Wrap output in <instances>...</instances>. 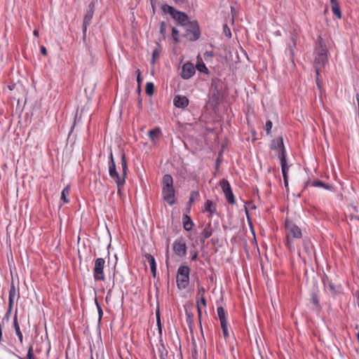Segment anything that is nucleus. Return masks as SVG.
I'll list each match as a JSON object with an SVG mask.
<instances>
[{
  "mask_svg": "<svg viewBox=\"0 0 359 359\" xmlns=\"http://www.w3.org/2000/svg\"><path fill=\"white\" fill-rule=\"evenodd\" d=\"M271 149L278 152V158L280 160L281 171L283 177L284 185L286 189L288 188V171L290 166L287 161V151L283 142V136H279L272 140Z\"/></svg>",
  "mask_w": 359,
  "mask_h": 359,
  "instance_id": "obj_1",
  "label": "nucleus"
},
{
  "mask_svg": "<svg viewBox=\"0 0 359 359\" xmlns=\"http://www.w3.org/2000/svg\"><path fill=\"white\" fill-rule=\"evenodd\" d=\"M314 65L325 67L328 62V50L321 35H318L314 46Z\"/></svg>",
  "mask_w": 359,
  "mask_h": 359,
  "instance_id": "obj_2",
  "label": "nucleus"
},
{
  "mask_svg": "<svg viewBox=\"0 0 359 359\" xmlns=\"http://www.w3.org/2000/svg\"><path fill=\"white\" fill-rule=\"evenodd\" d=\"M285 228L286 231L285 245L286 248L292 252L294 249L292 244V238H301L302 232L301 229L292 220L286 218L285 220Z\"/></svg>",
  "mask_w": 359,
  "mask_h": 359,
  "instance_id": "obj_3",
  "label": "nucleus"
},
{
  "mask_svg": "<svg viewBox=\"0 0 359 359\" xmlns=\"http://www.w3.org/2000/svg\"><path fill=\"white\" fill-rule=\"evenodd\" d=\"M224 82L219 78L215 77L211 80L210 93L212 102L219 104L223 100Z\"/></svg>",
  "mask_w": 359,
  "mask_h": 359,
  "instance_id": "obj_4",
  "label": "nucleus"
},
{
  "mask_svg": "<svg viewBox=\"0 0 359 359\" xmlns=\"http://www.w3.org/2000/svg\"><path fill=\"white\" fill-rule=\"evenodd\" d=\"M109 161H108V167H109V175L111 179H113L117 184V193L118 194H121V188L123 187V182L121 180V176L118 174L116 170V163L114 158L112 149L110 147L109 149Z\"/></svg>",
  "mask_w": 359,
  "mask_h": 359,
  "instance_id": "obj_5",
  "label": "nucleus"
},
{
  "mask_svg": "<svg viewBox=\"0 0 359 359\" xmlns=\"http://www.w3.org/2000/svg\"><path fill=\"white\" fill-rule=\"evenodd\" d=\"M190 268L187 265H181L177 271L176 283L179 290L186 289L189 284Z\"/></svg>",
  "mask_w": 359,
  "mask_h": 359,
  "instance_id": "obj_6",
  "label": "nucleus"
},
{
  "mask_svg": "<svg viewBox=\"0 0 359 359\" xmlns=\"http://www.w3.org/2000/svg\"><path fill=\"white\" fill-rule=\"evenodd\" d=\"M186 27L183 36L189 41H196L201 36V31L198 22L196 20H191Z\"/></svg>",
  "mask_w": 359,
  "mask_h": 359,
  "instance_id": "obj_7",
  "label": "nucleus"
},
{
  "mask_svg": "<svg viewBox=\"0 0 359 359\" xmlns=\"http://www.w3.org/2000/svg\"><path fill=\"white\" fill-rule=\"evenodd\" d=\"M95 10V2L91 1L88 6V9L86 11V14L83 17V26H82V32H83V39L85 40L86 38V32L87 28L88 25L90 24L92 18L93 17L94 13Z\"/></svg>",
  "mask_w": 359,
  "mask_h": 359,
  "instance_id": "obj_8",
  "label": "nucleus"
},
{
  "mask_svg": "<svg viewBox=\"0 0 359 359\" xmlns=\"http://www.w3.org/2000/svg\"><path fill=\"white\" fill-rule=\"evenodd\" d=\"M105 260L103 258H97L94 262L93 278L95 281H104V273Z\"/></svg>",
  "mask_w": 359,
  "mask_h": 359,
  "instance_id": "obj_9",
  "label": "nucleus"
},
{
  "mask_svg": "<svg viewBox=\"0 0 359 359\" xmlns=\"http://www.w3.org/2000/svg\"><path fill=\"white\" fill-rule=\"evenodd\" d=\"M323 283L325 288H327L332 294L339 295L342 293L343 288L341 284H335L326 275L323 278Z\"/></svg>",
  "mask_w": 359,
  "mask_h": 359,
  "instance_id": "obj_10",
  "label": "nucleus"
},
{
  "mask_svg": "<svg viewBox=\"0 0 359 359\" xmlns=\"http://www.w3.org/2000/svg\"><path fill=\"white\" fill-rule=\"evenodd\" d=\"M172 250L175 254L180 257H183L187 255V247L183 237H180L174 241Z\"/></svg>",
  "mask_w": 359,
  "mask_h": 359,
  "instance_id": "obj_11",
  "label": "nucleus"
},
{
  "mask_svg": "<svg viewBox=\"0 0 359 359\" xmlns=\"http://www.w3.org/2000/svg\"><path fill=\"white\" fill-rule=\"evenodd\" d=\"M171 17L176 20L177 25L182 27H186L191 21L186 13L178 11L176 8Z\"/></svg>",
  "mask_w": 359,
  "mask_h": 359,
  "instance_id": "obj_12",
  "label": "nucleus"
},
{
  "mask_svg": "<svg viewBox=\"0 0 359 359\" xmlns=\"http://www.w3.org/2000/svg\"><path fill=\"white\" fill-rule=\"evenodd\" d=\"M302 246L304 252L307 255L309 259H312L313 257L316 259V255L315 252L314 247L309 238H304L302 241Z\"/></svg>",
  "mask_w": 359,
  "mask_h": 359,
  "instance_id": "obj_13",
  "label": "nucleus"
},
{
  "mask_svg": "<svg viewBox=\"0 0 359 359\" xmlns=\"http://www.w3.org/2000/svg\"><path fill=\"white\" fill-rule=\"evenodd\" d=\"M194 308V305L193 303H189L186 306H184L185 309V314H186V321L189 328L191 332H193V325H194V314L192 312V309Z\"/></svg>",
  "mask_w": 359,
  "mask_h": 359,
  "instance_id": "obj_14",
  "label": "nucleus"
},
{
  "mask_svg": "<svg viewBox=\"0 0 359 359\" xmlns=\"http://www.w3.org/2000/svg\"><path fill=\"white\" fill-rule=\"evenodd\" d=\"M195 72L196 68L194 65L191 62H187L182 66L181 77L183 79H189L194 75Z\"/></svg>",
  "mask_w": 359,
  "mask_h": 359,
  "instance_id": "obj_15",
  "label": "nucleus"
},
{
  "mask_svg": "<svg viewBox=\"0 0 359 359\" xmlns=\"http://www.w3.org/2000/svg\"><path fill=\"white\" fill-rule=\"evenodd\" d=\"M311 186L314 187L322 188L328 191H332L333 189V187L329 184L325 183L324 182L316 179L313 181L308 180L304 185V189L308 187Z\"/></svg>",
  "mask_w": 359,
  "mask_h": 359,
  "instance_id": "obj_16",
  "label": "nucleus"
},
{
  "mask_svg": "<svg viewBox=\"0 0 359 359\" xmlns=\"http://www.w3.org/2000/svg\"><path fill=\"white\" fill-rule=\"evenodd\" d=\"M162 196L164 201L170 205H172L176 203L175 189L162 190Z\"/></svg>",
  "mask_w": 359,
  "mask_h": 359,
  "instance_id": "obj_17",
  "label": "nucleus"
},
{
  "mask_svg": "<svg viewBox=\"0 0 359 359\" xmlns=\"http://www.w3.org/2000/svg\"><path fill=\"white\" fill-rule=\"evenodd\" d=\"M173 103L175 107L185 109L189 103V99L184 95H176L174 97Z\"/></svg>",
  "mask_w": 359,
  "mask_h": 359,
  "instance_id": "obj_18",
  "label": "nucleus"
},
{
  "mask_svg": "<svg viewBox=\"0 0 359 359\" xmlns=\"http://www.w3.org/2000/svg\"><path fill=\"white\" fill-rule=\"evenodd\" d=\"M121 170H122L121 180L123 182V185H124L126 183V179L127 173L128 171V163H127L126 154L124 152V150L121 151Z\"/></svg>",
  "mask_w": 359,
  "mask_h": 359,
  "instance_id": "obj_19",
  "label": "nucleus"
},
{
  "mask_svg": "<svg viewBox=\"0 0 359 359\" xmlns=\"http://www.w3.org/2000/svg\"><path fill=\"white\" fill-rule=\"evenodd\" d=\"M144 257V261L148 262L149 264L151 272L153 277L155 278L156 276V263L154 257L151 254L145 253Z\"/></svg>",
  "mask_w": 359,
  "mask_h": 359,
  "instance_id": "obj_20",
  "label": "nucleus"
},
{
  "mask_svg": "<svg viewBox=\"0 0 359 359\" xmlns=\"http://www.w3.org/2000/svg\"><path fill=\"white\" fill-rule=\"evenodd\" d=\"M162 190L175 189L173 178L170 174H165L162 178Z\"/></svg>",
  "mask_w": 359,
  "mask_h": 359,
  "instance_id": "obj_21",
  "label": "nucleus"
},
{
  "mask_svg": "<svg viewBox=\"0 0 359 359\" xmlns=\"http://www.w3.org/2000/svg\"><path fill=\"white\" fill-rule=\"evenodd\" d=\"M182 224L184 230L187 231H191L194 226L191 217L187 214H184L182 216Z\"/></svg>",
  "mask_w": 359,
  "mask_h": 359,
  "instance_id": "obj_22",
  "label": "nucleus"
},
{
  "mask_svg": "<svg viewBox=\"0 0 359 359\" xmlns=\"http://www.w3.org/2000/svg\"><path fill=\"white\" fill-rule=\"evenodd\" d=\"M331 9L334 16L337 19H341L342 13L340 9L339 4L337 0H330Z\"/></svg>",
  "mask_w": 359,
  "mask_h": 359,
  "instance_id": "obj_23",
  "label": "nucleus"
},
{
  "mask_svg": "<svg viewBox=\"0 0 359 359\" xmlns=\"http://www.w3.org/2000/svg\"><path fill=\"white\" fill-rule=\"evenodd\" d=\"M297 39L298 34L296 32L291 34V43L289 45V50L292 57H294V49L297 46Z\"/></svg>",
  "mask_w": 359,
  "mask_h": 359,
  "instance_id": "obj_24",
  "label": "nucleus"
},
{
  "mask_svg": "<svg viewBox=\"0 0 359 359\" xmlns=\"http://www.w3.org/2000/svg\"><path fill=\"white\" fill-rule=\"evenodd\" d=\"M214 229L212 226V223L210 222H208L204 229H203L202 232L201 233V236L203 238H209L213 233Z\"/></svg>",
  "mask_w": 359,
  "mask_h": 359,
  "instance_id": "obj_25",
  "label": "nucleus"
},
{
  "mask_svg": "<svg viewBox=\"0 0 359 359\" xmlns=\"http://www.w3.org/2000/svg\"><path fill=\"white\" fill-rule=\"evenodd\" d=\"M13 327L15 331V334L18 337L20 343L22 344L23 341V336L20 329V325L18 322L17 318V311H15V313L13 317Z\"/></svg>",
  "mask_w": 359,
  "mask_h": 359,
  "instance_id": "obj_26",
  "label": "nucleus"
},
{
  "mask_svg": "<svg viewBox=\"0 0 359 359\" xmlns=\"http://www.w3.org/2000/svg\"><path fill=\"white\" fill-rule=\"evenodd\" d=\"M204 211L209 212L212 216L217 211L216 204L211 200H207L204 204Z\"/></svg>",
  "mask_w": 359,
  "mask_h": 359,
  "instance_id": "obj_27",
  "label": "nucleus"
},
{
  "mask_svg": "<svg viewBox=\"0 0 359 359\" xmlns=\"http://www.w3.org/2000/svg\"><path fill=\"white\" fill-rule=\"evenodd\" d=\"M161 134V130L159 127H156L148 132L150 140L153 142L159 140Z\"/></svg>",
  "mask_w": 359,
  "mask_h": 359,
  "instance_id": "obj_28",
  "label": "nucleus"
},
{
  "mask_svg": "<svg viewBox=\"0 0 359 359\" xmlns=\"http://www.w3.org/2000/svg\"><path fill=\"white\" fill-rule=\"evenodd\" d=\"M311 301L316 309L320 308L319 296H318L317 290H312L311 294Z\"/></svg>",
  "mask_w": 359,
  "mask_h": 359,
  "instance_id": "obj_29",
  "label": "nucleus"
},
{
  "mask_svg": "<svg viewBox=\"0 0 359 359\" xmlns=\"http://www.w3.org/2000/svg\"><path fill=\"white\" fill-rule=\"evenodd\" d=\"M70 189H71L70 185H67L62 191L60 199H61V201H62L64 202V203H69V199L68 198V196L69 195Z\"/></svg>",
  "mask_w": 359,
  "mask_h": 359,
  "instance_id": "obj_30",
  "label": "nucleus"
},
{
  "mask_svg": "<svg viewBox=\"0 0 359 359\" xmlns=\"http://www.w3.org/2000/svg\"><path fill=\"white\" fill-rule=\"evenodd\" d=\"M217 312L219 320L220 321V324L227 323L226 311L224 309L222 306H218L217 309Z\"/></svg>",
  "mask_w": 359,
  "mask_h": 359,
  "instance_id": "obj_31",
  "label": "nucleus"
},
{
  "mask_svg": "<svg viewBox=\"0 0 359 359\" xmlns=\"http://www.w3.org/2000/svg\"><path fill=\"white\" fill-rule=\"evenodd\" d=\"M16 294L15 286L13 280L11 281V288L9 290V296H8V304L13 305L14 303V297Z\"/></svg>",
  "mask_w": 359,
  "mask_h": 359,
  "instance_id": "obj_32",
  "label": "nucleus"
},
{
  "mask_svg": "<svg viewBox=\"0 0 359 359\" xmlns=\"http://www.w3.org/2000/svg\"><path fill=\"white\" fill-rule=\"evenodd\" d=\"M219 185H220L224 194H225L226 192H229L232 190L229 181L225 179H222L219 182Z\"/></svg>",
  "mask_w": 359,
  "mask_h": 359,
  "instance_id": "obj_33",
  "label": "nucleus"
},
{
  "mask_svg": "<svg viewBox=\"0 0 359 359\" xmlns=\"http://www.w3.org/2000/svg\"><path fill=\"white\" fill-rule=\"evenodd\" d=\"M154 84L152 82H147L145 86V93L147 95L151 96L154 93Z\"/></svg>",
  "mask_w": 359,
  "mask_h": 359,
  "instance_id": "obj_34",
  "label": "nucleus"
},
{
  "mask_svg": "<svg viewBox=\"0 0 359 359\" xmlns=\"http://www.w3.org/2000/svg\"><path fill=\"white\" fill-rule=\"evenodd\" d=\"M166 27L167 25L166 22L164 21H162L159 24V32L161 36V39L165 40L166 38Z\"/></svg>",
  "mask_w": 359,
  "mask_h": 359,
  "instance_id": "obj_35",
  "label": "nucleus"
},
{
  "mask_svg": "<svg viewBox=\"0 0 359 359\" xmlns=\"http://www.w3.org/2000/svg\"><path fill=\"white\" fill-rule=\"evenodd\" d=\"M161 10L164 14L168 13L172 16V15L174 14L175 8L168 4H164L161 6Z\"/></svg>",
  "mask_w": 359,
  "mask_h": 359,
  "instance_id": "obj_36",
  "label": "nucleus"
},
{
  "mask_svg": "<svg viewBox=\"0 0 359 359\" xmlns=\"http://www.w3.org/2000/svg\"><path fill=\"white\" fill-rule=\"evenodd\" d=\"M196 68L197 69V70L201 73H204V74H208L209 73V70L208 69V67H206V65H205V63L201 61V62H198L196 66Z\"/></svg>",
  "mask_w": 359,
  "mask_h": 359,
  "instance_id": "obj_37",
  "label": "nucleus"
},
{
  "mask_svg": "<svg viewBox=\"0 0 359 359\" xmlns=\"http://www.w3.org/2000/svg\"><path fill=\"white\" fill-rule=\"evenodd\" d=\"M16 356L19 359H36V358L35 357V355L34 354L33 346L32 345H30L29 346L26 358H21L20 356H19L18 355H16Z\"/></svg>",
  "mask_w": 359,
  "mask_h": 359,
  "instance_id": "obj_38",
  "label": "nucleus"
},
{
  "mask_svg": "<svg viewBox=\"0 0 359 359\" xmlns=\"http://www.w3.org/2000/svg\"><path fill=\"white\" fill-rule=\"evenodd\" d=\"M156 314V325L158 326V330L160 334L162 332V325L161 321V313L159 308L158 307L155 312Z\"/></svg>",
  "mask_w": 359,
  "mask_h": 359,
  "instance_id": "obj_39",
  "label": "nucleus"
},
{
  "mask_svg": "<svg viewBox=\"0 0 359 359\" xmlns=\"http://www.w3.org/2000/svg\"><path fill=\"white\" fill-rule=\"evenodd\" d=\"M196 308H197V313H198V319L199 323L200 329L201 331V333H203V327H202V323H201V316H202V310L201 306H199V301H196ZM203 335V334H202Z\"/></svg>",
  "mask_w": 359,
  "mask_h": 359,
  "instance_id": "obj_40",
  "label": "nucleus"
},
{
  "mask_svg": "<svg viewBox=\"0 0 359 359\" xmlns=\"http://www.w3.org/2000/svg\"><path fill=\"white\" fill-rule=\"evenodd\" d=\"M226 199L229 204L233 205L236 203L235 197L232 190L224 194Z\"/></svg>",
  "mask_w": 359,
  "mask_h": 359,
  "instance_id": "obj_41",
  "label": "nucleus"
},
{
  "mask_svg": "<svg viewBox=\"0 0 359 359\" xmlns=\"http://www.w3.org/2000/svg\"><path fill=\"white\" fill-rule=\"evenodd\" d=\"M199 196V192L198 191H193L190 194L189 200L187 203V205L191 206L195 198Z\"/></svg>",
  "mask_w": 359,
  "mask_h": 359,
  "instance_id": "obj_42",
  "label": "nucleus"
},
{
  "mask_svg": "<svg viewBox=\"0 0 359 359\" xmlns=\"http://www.w3.org/2000/svg\"><path fill=\"white\" fill-rule=\"evenodd\" d=\"M180 32L178 29L176 27L172 28V38L173 41L178 43L180 42V38H179Z\"/></svg>",
  "mask_w": 359,
  "mask_h": 359,
  "instance_id": "obj_43",
  "label": "nucleus"
},
{
  "mask_svg": "<svg viewBox=\"0 0 359 359\" xmlns=\"http://www.w3.org/2000/svg\"><path fill=\"white\" fill-rule=\"evenodd\" d=\"M161 50L159 48H156L153 50L152 53V63H154L157 59L160 57Z\"/></svg>",
  "mask_w": 359,
  "mask_h": 359,
  "instance_id": "obj_44",
  "label": "nucleus"
},
{
  "mask_svg": "<svg viewBox=\"0 0 359 359\" xmlns=\"http://www.w3.org/2000/svg\"><path fill=\"white\" fill-rule=\"evenodd\" d=\"M223 32L224 34L229 39L231 37V32L230 28L226 24L223 25Z\"/></svg>",
  "mask_w": 359,
  "mask_h": 359,
  "instance_id": "obj_45",
  "label": "nucleus"
},
{
  "mask_svg": "<svg viewBox=\"0 0 359 359\" xmlns=\"http://www.w3.org/2000/svg\"><path fill=\"white\" fill-rule=\"evenodd\" d=\"M205 292H206V290L203 287H198V291H197L196 297V301H198V300L199 301V297H201V296L205 297L204 295H205Z\"/></svg>",
  "mask_w": 359,
  "mask_h": 359,
  "instance_id": "obj_46",
  "label": "nucleus"
},
{
  "mask_svg": "<svg viewBox=\"0 0 359 359\" xmlns=\"http://www.w3.org/2000/svg\"><path fill=\"white\" fill-rule=\"evenodd\" d=\"M220 325H221V328L222 330V332H223V335H224V338L229 337V332L227 330V323H222Z\"/></svg>",
  "mask_w": 359,
  "mask_h": 359,
  "instance_id": "obj_47",
  "label": "nucleus"
},
{
  "mask_svg": "<svg viewBox=\"0 0 359 359\" xmlns=\"http://www.w3.org/2000/svg\"><path fill=\"white\" fill-rule=\"evenodd\" d=\"M272 126H273V123H272L271 121H270V120L266 121V124H265V130H266L267 135H269L271 133Z\"/></svg>",
  "mask_w": 359,
  "mask_h": 359,
  "instance_id": "obj_48",
  "label": "nucleus"
},
{
  "mask_svg": "<svg viewBox=\"0 0 359 359\" xmlns=\"http://www.w3.org/2000/svg\"><path fill=\"white\" fill-rule=\"evenodd\" d=\"M314 67H315V72H316V78H320L321 70L325 67H320L318 65H314Z\"/></svg>",
  "mask_w": 359,
  "mask_h": 359,
  "instance_id": "obj_49",
  "label": "nucleus"
},
{
  "mask_svg": "<svg viewBox=\"0 0 359 359\" xmlns=\"http://www.w3.org/2000/svg\"><path fill=\"white\" fill-rule=\"evenodd\" d=\"M13 305L8 304V310H7V311L6 313V315H5V317H4V318L6 320H9V318H10V316H11V311H12V309H13Z\"/></svg>",
  "mask_w": 359,
  "mask_h": 359,
  "instance_id": "obj_50",
  "label": "nucleus"
},
{
  "mask_svg": "<svg viewBox=\"0 0 359 359\" xmlns=\"http://www.w3.org/2000/svg\"><path fill=\"white\" fill-rule=\"evenodd\" d=\"M221 155H222V153L220 152L219 154V157L216 159L215 168L216 172H218L219 168V165H220L221 161H222V160H221Z\"/></svg>",
  "mask_w": 359,
  "mask_h": 359,
  "instance_id": "obj_51",
  "label": "nucleus"
},
{
  "mask_svg": "<svg viewBox=\"0 0 359 359\" xmlns=\"http://www.w3.org/2000/svg\"><path fill=\"white\" fill-rule=\"evenodd\" d=\"M136 73H137V86L138 85L141 86L142 85V78L141 76V72H140V69H137Z\"/></svg>",
  "mask_w": 359,
  "mask_h": 359,
  "instance_id": "obj_52",
  "label": "nucleus"
},
{
  "mask_svg": "<svg viewBox=\"0 0 359 359\" xmlns=\"http://www.w3.org/2000/svg\"><path fill=\"white\" fill-rule=\"evenodd\" d=\"M250 133H251V135H252V141L253 142L259 139L258 137H257V132L255 131V130L254 128H251Z\"/></svg>",
  "mask_w": 359,
  "mask_h": 359,
  "instance_id": "obj_53",
  "label": "nucleus"
},
{
  "mask_svg": "<svg viewBox=\"0 0 359 359\" xmlns=\"http://www.w3.org/2000/svg\"><path fill=\"white\" fill-rule=\"evenodd\" d=\"M202 304L204 307L207 306V301L205 297L201 296L199 297V305Z\"/></svg>",
  "mask_w": 359,
  "mask_h": 359,
  "instance_id": "obj_54",
  "label": "nucleus"
},
{
  "mask_svg": "<svg viewBox=\"0 0 359 359\" xmlns=\"http://www.w3.org/2000/svg\"><path fill=\"white\" fill-rule=\"evenodd\" d=\"M137 107L140 111L142 110V99L141 95L138 96L137 98Z\"/></svg>",
  "mask_w": 359,
  "mask_h": 359,
  "instance_id": "obj_55",
  "label": "nucleus"
},
{
  "mask_svg": "<svg viewBox=\"0 0 359 359\" xmlns=\"http://www.w3.org/2000/svg\"><path fill=\"white\" fill-rule=\"evenodd\" d=\"M198 241H200L201 249L205 248V241L207 238H203L201 235L198 237Z\"/></svg>",
  "mask_w": 359,
  "mask_h": 359,
  "instance_id": "obj_56",
  "label": "nucleus"
},
{
  "mask_svg": "<svg viewBox=\"0 0 359 359\" xmlns=\"http://www.w3.org/2000/svg\"><path fill=\"white\" fill-rule=\"evenodd\" d=\"M97 312H98V319L100 320L103 316V311L101 306H98Z\"/></svg>",
  "mask_w": 359,
  "mask_h": 359,
  "instance_id": "obj_57",
  "label": "nucleus"
},
{
  "mask_svg": "<svg viewBox=\"0 0 359 359\" xmlns=\"http://www.w3.org/2000/svg\"><path fill=\"white\" fill-rule=\"evenodd\" d=\"M191 261H196L197 259H198V252L197 251H191Z\"/></svg>",
  "mask_w": 359,
  "mask_h": 359,
  "instance_id": "obj_58",
  "label": "nucleus"
},
{
  "mask_svg": "<svg viewBox=\"0 0 359 359\" xmlns=\"http://www.w3.org/2000/svg\"><path fill=\"white\" fill-rule=\"evenodd\" d=\"M40 52H41V53L43 55H44V56H46V55H47V54H48L47 49H46V48L45 46H41L40 47Z\"/></svg>",
  "mask_w": 359,
  "mask_h": 359,
  "instance_id": "obj_59",
  "label": "nucleus"
},
{
  "mask_svg": "<svg viewBox=\"0 0 359 359\" xmlns=\"http://www.w3.org/2000/svg\"><path fill=\"white\" fill-rule=\"evenodd\" d=\"M316 86L317 88L321 90L322 89V86H321V81L320 80V78H316Z\"/></svg>",
  "mask_w": 359,
  "mask_h": 359,
  "instance_id": "obj_60",
  "label": "nucleus"
},
{
  "mask_svg": "<svg viewBox=\"0 0 359 359\" xmlns=\"http://www.w3.org/2000/svg\"><path fill=\"white\" fill-rule=\"evenodd\" d=\"M351 220H355L356 222H359V216L353 214H351L350 216Z\"/></svg>",
  "mask_w": 359,
  "mask_h": 359,
  "instance_id": "obj_61",
  "label": "nucleus"
},
{
  "mask_svg": "<svg viewBox=\"0 0 359 359\" xmlns=\"http://www.w3.org/2000/svg\"><path fill=\"white\" fill-rule=\"evenodd\" d=\"M215 56V54L212 51H206L205 53H204V57H213Z\"/></svg>",
  "mask_w": 359,
  "mask_h": 359,
  "instance_id": "obj_62",
  "label": "nucleus"
},
{
  "mask_svg": "<svg viewBox=\"0 0 359 359\" xmlns=\"http://www.w3.org/2000/svg\"><path fill=\"white\" fill-rule=\"evenodd\" d=\"M76 119H77V113L75 115V117H74V123H73V126L71 128V130H70V133L73 131L76 124Z\"/></svg>",
  "mask_w": 359,
  "mask_h": 359,
  "instance_id": "obj_63",
  "label": "nucleus"
},
{
  "mask_svg": "<svg viewBox=\"0 0 359 359\" xmlns=\"http://www.w3.org/2000/svg\"><path fill=\"white\" fill-rule=\"evenodd\" d=\"M245 215L247 216V218H248V220L249 223L251 224V222H250V217L249 215V211H248V209L246 207H245Z\"/></svg>",
  "mask_w": 359,
  "mask_h": 359,
  "instance_id": "obj_64",
  "label": "nucleus"
}]
</instances>
